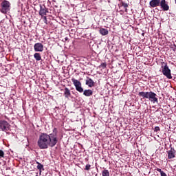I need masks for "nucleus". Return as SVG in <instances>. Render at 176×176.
Returning <instances> with one entry per match:
<instances>
[{
	"label": "nucleus",
	"mask_w": 176,
	"mask_h": 176,
	"mask_svg": "<svg viewBox=\"0 0 176 176\" xmlns=\"http://www.w3.org/2000/svg\"><path fill=\"white\" fill-rule=\"evenodd\" d=\"M58 142V138H57V133H53L47 134L43 133L40 135L37 144L40 149H47L49 146L53 148L56 146V144Z\"/></svg>",
	"instance_id": "f257e3e1"
},
{
	"label": "nucleus",
	"mask_w": 176,
	"mask_h": 176,
	"mask_svg": "<svg viewBox=\"0 0 176 176\" xmlns=\"http://www.w3.org/2000/svg\"><path fill=\"white\" fill-rule=\"evenodd\" d=\"M72 82H73V85H74L76 90L78 91V93H83L84 96L86 97H90V96H93V91H91V89H85V91L83 90V88L82 87V82H80V81L73 78H72Z\"/></svg>",
	"instance_id": "f03ea898"
},
{
	"label": "nucleus",
	"mask_w": 176,
	"mask_h": 176,
	"mask_svg": "<svg viewBox=\"0 0 176 176\" xmlns=\"http://www.w3.org/2000/svg\"><path fill=\"white\" fill-rule=\"evenodd\" d=\"M138 96L140 97H142L143 98H147L151 101V102H158V99H157V95L155 94L154 92L150 91V92H145V91H141L139 92Z\"/></svg>",
	"instance_id": "7ed1b4c3"
},
{
	"label": "nucleus",
	"mask_w": 176,
	"mask_h": 176,
	"mask_svg": "<svg viewBox=\"0 0 176 176\" xmlns=\"http://www.w3.org/2000/svg\"><path fill=\"white\" fill-rule=\"evenodd\" d=\"M10 129V124L5 120H0V130L1 131H9Z\"/></svg>",
	"instance_id": "20e7f679"
},
{
	"label": "nucleus",
	"mask_w": 176,
	"mask_h": 176,
	"mask_svg": "<svg viewBox=\"0 0 176 176\" xmlns=\"http://www.w3.org/2000/svg\"><path fill=\"white\" fill-rule=\"evenodd\" d=\"M162 71L163 75L166 76L168 79H171V78H173V76H171V70H170V68H168V66L167 65H165L164 67H162Z\"/></svg>",
	"instance_id": "39448f33"
},
{
	"label": "nucleus",
	"mask_w": 176,
	"mask_h": 176,
	"mask_svg": "<svg viewBox=\"0 0 176 176\" xmlns=\"http://www.w3.org/2000/svg\"><path fill=\"white\" fill-rule=\"evenodd\" d=\"M1 13H8L9 8H10V3L8 1H4L1 3Z\"/></svg>",
	"instance_id": "423d86ee"
},
{
	"label": "nucleus",
	"mask_w": 176,
	"mask_h": 176,
	"mask_svg": "<svg viewBox=\"0 0 176 176\" xmlns=\"http://www.w3.org/2000/svg\"><path fill=\"white\" fill-rule=\"evenodd\" d=\"M160 6L164 12H167V10H169L170 9V6H168L166 0H160Z\"/></svg>",
	"instance_id": "0eeeda50"
},
{
	"label": "nucleus",
	"mask_w": 176,
	"mask_h": 176,
	"mask_svg": "<svg viewBox=\"0 0 176 176\" xmlns=\"http://www.w3.org/2000/svg\"><path fill=\"white\" fill-rule=\"evenodd\" d=\"M34 52H43V45L41 43H36L34 45Z\"/></svg>",
	"instance_id": "6e6552de"
},
{
	"label": "nucleus",
	"mask_w": 176,
	"mask_h": 176,
	"mask_svg": "<svg viewBox=\"0 0 176 176\" xmlns=\"http://www.w3.org/2000/svg\"><path fill=\"white\" fill-rule=\"evenodd\" d=\"M149 5L151 8H157V6H160V0H151Z\"/></svg>",
	"instance_id": "1a4fd4ad"
},
{
	"label": "nucleus",
	"mask_w": 176,
	"mask_h": 176,
	"mask_svg": "<svg viewBox=\"0 0 176 176\" xmlns=\"http://www.w3.org/2000/svg\"><path fill=\"white\" fill-rule=\"evenodd\" d=\"M47 13H49V10H47V8H46V7L45 6L43 7L42 6H40V16H46Z\"/></svg>",
	"instance_id": "9d476101"
},
{
	"label": "nucleus",
	"mask_w": 176,
	"mask_h": 176,
	"mask_svg": "<svg viewBox=\"0 0 176 176\" xmlns=\"http://www.w3.org/2000/svg\"><path fill=\"white\" fill-rule=\"evenodd\" d=\"M174 157H175V150L170 148V150L168 151V159H174Z\"/></svg>",
	"instance_id": "9b49d317"
},
{
	"label": "nucleus",
	"mask_w": 176,
	"mask_h": 176,
	"mask_svg": "<svg viewBox=\"0 0 176 176\" xmlns=\"http://www.w3.org/2000/svg\"><path fill=\"white\" fill-rule=\"evenodd\" d=\"M86 85L89 86V87H94V81L91 78L87 77Z\"/></svg>",
	"instance_id": "f8f14e48"
},
{
	"label": "nucleus",
	"mask_w": 176,
	"mask_h": 176,
	"mask_svg": "<svg viewBox=\"0 0 176 176\" xmlns=\"http://www.w3.org/2000/svg\"><path fill=\"white\" fill-rule=\"evenodd\" d=\"M63 94H64L65 98H69L71 97V91L69 90V89L65 87L64 89Z\"/></svg>",
	"instance_id": "ddd939ff"
},
{
	"label": "nucleus",
	"mask_w": 176,
	"mask_h": 176,
	"mask_svg": "<svg viewBox=\"0 0 176 176\" xmlns=\"http://www.w3.org/2000/svg\"><path fill=\"white\" fill-rule=\"evenodd\" d=\"M34 57L36 61H41V60H42V57L41 56V54L39 53H35L34 54Z\"/></svg>",
	"instance_id": "4468645a"
},
{
	"label": "nucleus",
	"mask_w": 176,
	"mask_h": 176,
	"mask_svg": "<svg viewBox=\"0 0 176 176\" xmlns=\"http://www.w3.org/2000/svg\"><path fill=\"white\" fill-rule=\"evenodd\" d=\"M99 32L103 36L108 35V30L107 29L102 28L100 30Z\"/></svg>",
	"instance_id": "2eb2a0df"
},
{
	"label": "nucleus",
	"mask_w": 176,
	"mask_h": 176,
	"mask_svg": "<svg viewBox=\"0 0 176 176\" xmlns=\"http://www.w3.org/2000/svg\"><path fill=\"white\" fill-rule=\"evenodd\" d=\"M37 164H38L37 168H38V170H40V174H41L42 173V170H43V165H42L39 162H37Z\"/></svg>",
	"instance_id": "dca6fc26"
},
{
	"label": "nucleus",
	"mask_w": 176,
	"mask_h": 176,
	"mask_svg": "<svg viewBox=\"0 0 176 176\" xmlns=\"http://www.w3.org/2000/svg\"><path fill=\"white\" fill-rule=\"evenodd\" d=\"M102 176H109V171L108 170H107V169H104L102 172Z\"/></svg>",
	"instance_id": "f3484780"
},
{
	"label": "nucleus",
	"mask_w": 176,
	"mask_h": 176,
	"mask_svg": "<svg viewBox=\"0 0 176 176\" xmlns=\"http://www.w3.org/2000/svg\"><path fill=\"white\" fill-rule=\"evenodd\" d=\"M157 171H158V173H160L161 176H167V174H166V173H164L163 170H162V169L159 168H157Z\"/></svg>",
	"instance_id": "a211bd4d"
},
{
	"label": "nucleus",
	"mask_w": 176,
	"mask_h": 176,
	"mask_svg": "<svg viewBox=\"0 0 176 176\" xmlns=\"http://www.w3.org/2000/svg\"><path fill=\"white\" fill-rule=\"evenodd\" d=\"M122 6L124 8L125 12H127V8H129V5L126 3H122Z\"/></svg>",
	"instance_id": "6ab92c4d"
},
{
	"label": "nucleus",
	"mask_w": 176,
	"mask_h": 176,
	"mask_svg": "<svg viewBox=\"0 0 176 176\" xmlns=\"http://www.w3.org/2000/svg\"><path fill=\"white\" fill-rule=\"evenodd\" d=\"M90 167H91V166L90 164H87L85 166V170L89 171V170H90Z\"/></svg>",
	"instance_id": "aec40b11"
},
{
	"label": "nucleus",
	"mask_w": 176,
	"mask_h": 176,
	"mask_svg": "<svg viewBox=\"0 0 176 176\" xmlns=\"http://www.w3.org/2000/svg\"><path fill=\"white\" fill-rule=\"evenodd\" d=\"M5 155V153H3V151L0 150V157H3Z\"/></svg>",
	"instance_id": "412c9836"
},
{
	"label": "nucleus",
	"mask_w": 176,
	"mask_h": 176,
	"mask_svg": "<svg viewBox=\"0 0 176 176\" xmlns=\"http://www.w3.org/2000/svg\"><path fill=\"white\" fill-rule=\"evenodd\" d=\"M155 131H160V128L159 126H155Z\"/></svg>",
	"instance_id": "4be33fe9"
},
{
	"label": "nucleus",
	"mask_w": 176,
	"mask_h": 176,
	"mask_svg": "<svg viewBox=\"0 0 176 176\" xmlns=\"http://www.w3.org/2000/svg\"><path fill=\"white\" fill-rule=\"evenodd\" d=\"M101 67H102L103 68H105V67H107V64H105V63H102V64H101Z\"/></svg>",
	"instance_id": "5701e85b"
},
{
	"label": "nucleus",
	"mask_w": 176,
	"mask_h": 176,
	"mask_svg": "<svg viewBox=\"0 0 176 176\" xmlns=\"http://www.w3.org/2000/svg\"><path fill=\"white\" fill-rule=\"evenodd\" d=\"M43 19H44L45 21H47V19L46 18V16H44Z\"/></svg>",
	"instance_id": "b1692460"
}]
</instances>
